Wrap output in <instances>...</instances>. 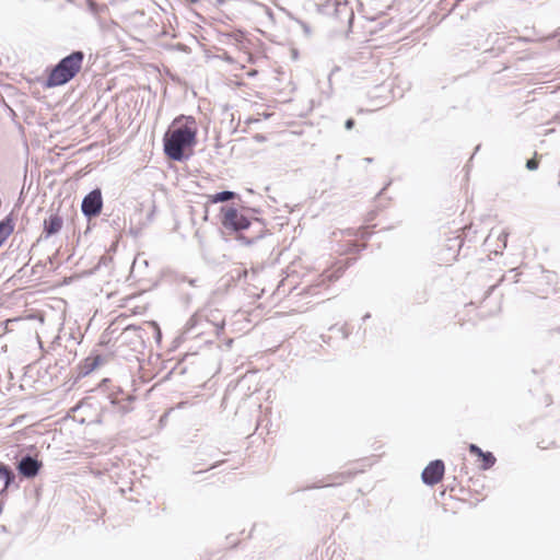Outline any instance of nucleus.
Segmentation results:
<instances>
[{
	"instance_id": "obj_15",
	"label": "nucleus",
	"mask_w": 560,
	"mask_h": 560,
	"mask_svg": "<svg viewBox=\"0 0 560 560\" xmlns=\"http://www.w3.org/2000/svg\"><path fill=\"white\" fill-rule=\"evenodd\" d=\"M91 357L93 366L97 368L106 362L105 357H103L102 354H92Z\"/></svg>"
},
{
	"instance_id": "obj_23",
	"label": "nucleus",
	"mask_w": 560,
	"mask_h": 560,
	"mask_svg": "<svg viewBox=\"0 0 560 560\" xmlns=\"http://www.w3.org/2000/svg\"><path fill=\"white\" fill-rule=\"evenodd\" d=\"M197 317H198L197 315H194V316L188 320L187 325L189 326V328H192V327L196 325V323H197Z\"/></svg>"
},
{
	"instance_id": "obj_31",
	"label": "nucleus",
	"mask_w": 560,
	"mask_h": 560,
	"mask_svg": "<svg viewBox=\"0 0 560 560\" xmlns=\"http://www.w3.org/2000/svg\"><path fill=\"white\" fill-rule=\"evenodd\" d=\"M195 281L196 280H194V279L189 280V284L195 285Z\"/></svg>"
},
{
	"instance_id": "obj_18",
	"label": "nucleus",
	"mask_w": 560,
	"mask_h": 560,
	"mask_svg": "<svg viewBox=\"0 0 560 560\" xmlns=\"http://www.w3.org/2000/svg\"><path fill=\"white\" fill-rule=\"evenodd\" d=\"M508 236H509V233L506 231H502L498 235V240L502 243V246H501L502 248L506 247Z\"/></svg>"
},
{
	"instance_id": "obj_3",
	"label": "nucleus",
	"mask_w": 560,
	"mask_h": 560,
	"mask_svg": "<svg viewBox=\"0 0 560 560\" xmlns=\"http://www.w3.org/2000/svg\"><path fill=\"white\" fill-rule=\"evenodd\" d=\"M222 211L223 218L221 223L226 230L240 232L250 229L254 224L234 207L222 208Z\"/></svg>"
},
{
	"instance_id": "obj_16",
	"label": "nucleus",
	"mask_w": 560,
	"mask_h": 560,
	"mask_svg": "<svg viewBox=\"0 0 560 560\" xmlns=\"http://www.w3.org/2000/svg\"><path fill=\"white\" fill-rule=\"evenodd\" d=\"M538 166H539V162L535 158L529 159L526 162V168L529 171H536L538 168Z\"/></svg>"
},
{
	"instance_id": "obj_5",
	"label": "nucleus",
	"mask_w": 560,
	"mask_h": 560,
	"mask_svg": "<svg viewBox=\"0 0 560 560\" xmlns=\"http://www.w3.org/2000/svg\"><path fill=\"white\" fill-rule=\"evenodd\" d=\"M445 466L443 460L434 459L423 469L421 479L427 486H434L439 483L444 476Z\"/></svg>"
},
{
	"instance_id": "obj_24",
	"label": "nucleus",
	"mask_w": 560,
	"mask_h": 560,
	"mask_svg": "<svg viewBox=\"0 0 560 560\" xmlns=\"http://www.w3.org/2000/svg\"><path fill=\"white\" fill-rule=\"evenodd\" d=\"M9 488H4V480L0 479V495L3 494Z\"/></svg>"
},
{
	"instance_id": "obj_17",
	"label": "nucleus",
	"mask_w": 560,
	"mask_h": 560,
	"mask_svg": "<svg viewBox=\"0 0 560 560\" xmlns=\"http://www.w3.org/2000/svg\"><path fill=\"white\" fill-rule=\"evenodd\" d=\"M468 450L471 454L477 455L478 457L483 453V451L476 444H469Z\"/></svg>"
},
{
	"instance_id": "obj_7",
	"label": "nucleus",
	"mask_w": 560,
	"mask_h": 560,
	"mask_svg": "<svg viewBox=\"0 0 560 560\" xmlns=\"http://www.w3.org/2000/svg\"><path fill=\"white\" fill-rule=\"evenodd\" d=\"M325 10L326 13L332 14L336 19L341 20L342 18H346L349 24H351L354 16L347 0H329L325 5Z\"/></svg>"
},
{
	"instance_id": "obj_2",
	"label": "nucleus",
	"mask_w": 560,
	"mask_h": 560,
	"mask_svg": "<svg viewBox=\"0 0 560 560\" xmlns=\"http://www.w3.org/2000/svg\"><path fill=\"white\" fill-rule=\"evenodd\" d=\"M84 57L85 55L82 50H74L70 55L61 58L51 69L46 81V86L55 88L70 82L80 72Z\"/></svg>"
},
{
	"instance_id": "obj_25",
	"label": "nucleus",
	"mask_w": 560,
	"mask_h": 560,
	"mask_svg": "<svg viewBox=\"0 0 560 560\" xmlns=\"http://www.w3.org/2000/svg\"><path fill=\"white\" fill-rule=\"evenodd\" d=\"M300 24L302 25L304 32L310 34L311 30H310L308 25L304 22H300Z\"/></svg>"
},
{
	"instance_id": "obj_29",
	"label": "nucleus",
	"mask_w": 560,
	"mask_h": 560,
	"mask_svg": "<svg viewBox=\"0 0 560 560\" xmlns=\"http://www.w3.org/2000/svg\"><path fill=\"white\" fill-rule=\"evenodd\" d=\"M218 4L221 5L224 3V0H217Z\"/></svg>"
},
{
	"instance_id": "obj_33",
	"label": "nucleus",
	"mask_w": 560,
	"mask_h": 560,
	"mask_svg": "<svg viewBox=\"0 0 560 560\" xmlns=\"http://www.w3.org/2000/svg\"><path fill=\"white\" fill-rule=\"evenodd\" d=\"M559 185H560V180H559Z\"/></svg>"
},
{
	"instance_id": "obj_28",
	"label": "nucleus",
	"mask_w": 560,
	"mask_h": 560,
	"mask_svg": "<svg viewBox=\"0 0 560 560\" xmlns=\"http://www.w3.org/2000/svg\"><path fill=\"white\" fill-rule=\"evenodd\" d=\"M364 161H366V163H371L372 159L371 158H365Z\"/></svg>"
},
{
	"instance_id": "obj_20",
	"label": "nucleus",
	"mask_w": 560,
	"mask_h": 560,
	"mask_svg": "<svg viewBox=\"0 0 560 560\" xmlns=\"http://www.w3.org/2000/svg\"><path fill=\"white\" fill-rule=\"evenodd\" d=\"M354 125H355L354 119L349 118V119H347V120H346V122H345V128H346L347 130H351V129L354 127Z\"/></svg>"
},
{
	"instance_id": "obj_9",
	"label": "nucleus",
	"mask_w": 560,
	"mask_h": 560,
	"mask_svg": "<svg viewBox=\"0 0 560 560\" xmlns=\"http://www.w3.org/2000/svg\"><path fill=\"white\" fill-rule=\"evenodd\" d=\"M14 231V221L12 214L7 215L0 221V246Z\"/></svg>"
},
{
	"instance_id": "obj_6",
	"label": "nucleus",
	"mask_w": 560,
	"mask_h": 560,
	"mask_svg": "<svg viewBox=\"0 0 560 560\" xmlns=\"http://www.w3.org/2000/svg\"><path fill=\"white\" fill-rule=\"evenodd\" d=\"M42 466L40 460L31 454H25L18 462L16 469L22 477L32 479L38 475Z\"/></svg>"
},
{
	"instance_id": "obj_8",
	"label": "nucleus",
	"mask_w": 560,
	"mask_h": 560,
	"mask_svg": "<svg viewBox=\"0 0 560 560\" xmlns=\"http://www.w3.org/2000/svg\"><path fill=\"white\" fill-rule=\"evenodd\" d=\"M62 225H63V220L59 214H57V213L50 214L44 221L43 236L45 238H48L51 235L59 233Z\"/></svg>"
},
{
	"instance_id": "obj_10",
	"label": "nucleus",
	"mask_w": 560,
	"mask_h": 560,
	"mask_svg": "<svg viewBox=\"0 0 560 560\" xmlns=\"http://www.w3.org/2000/svg\"><path fill=\"white\" fill-rule=\"evenodd\" d=\"M254 223H256V224L259 226V229H258L257 233H256L255 235H252V236L238 235V236H237V240H238L242 244H244V245H247V246H248V245L254 244L256 241H258V240L262 238L264 233H265V229L261 226V223H260V221H259L258 219H255V222H254Z\"/></svg>"
},
{
	"instance_id": "obj_14",
	"label": "nucleus",
	"mask_w": 560,
	"mask_h": 560,
	"mask_svg": "<svg viewBox=\"0 0 560 560\" xmlns=\"http://www.w3.org/2000/svg\"><path fill=\"white\" fill-rule=\"evenodd\" d=\"M482 464L481 469L488 470L495 464V457L491 452H483L480 456Z\"/></svg>"
},
{
	"instance_id": "obj_4",
	"label": "nucleus",
	"mask_w": 560,
	"mask_h": 560,
	"mask_svg": "<svg viewBox=\"0 0 560 560\" xmlns=\"http://www.w3.org/2000/svg\"><path fill=\"white\" fill-rule=\"evenodd\" d=\"M102 208L103 197L101 189L95 188L84 196L81 203V211L85 218L91 220L92 218L97 217L101 213Z\"/></svg>"
},
{
	"instance_id": "obj_19",
	"label": "nucleus",
	"mask_w": 560,
	"mask_h": 560,
	"mask_svg": "<svg viewBox=\"0 0 560 560\" xmlns=\"http://www.w3.org/2000/svg\"><path fill=\"white\" fill-rule=\"evenodd\" d=\"M94 369H96V366H93L92 365V357L90 355L89 358L85 359L84 361V370H85V373H90L92 372Z\"/></svg>"
},
{
	"instance_id": "obj_26",
	"label": "nucleus",
	"mask_w": 560,
	"mask_h": 560,
	"mask_svg": "<svg viewBox=\"0 0 560 560\" xmlns=\"http://www.w3.org/2000/svg\"><path fill=\"white\" fill-rule=\"evenodd\" d=\"M359 232H360V236H361L362 238H364V237H365V235H366V231H365V229H361Z\"/></svg>"
},
{
	"instance_id": "obj_1",
	"label": "nucleus",
	"mask_w": 560,
	"mask_h": 560,
	"mask_svg": "<svg viewBox=\"0 0 560 560\" xmlns=\"http://www.w3.org/2000/svg\"><path fill=\"white\" fill-rule=\"evenodd\" d=\"M175 128L168 129L163 138L165 155L176 162H184L190 158L185 150L196 143V119L192 116H178L174 119Z\"/></svg>"
},
{
	"instance_id": "obj_22",
	"label": "nucleus",
	"mask_w": 560,
	"mask_h": 560,
	"mask_svg": "<svg viewBox=\"0 0 560 560\" xmlns=\"http://www.w3.org/2000/svg\"><path fill=\"white\" fill-rule=\"evenodd\" d=\"M232 36L234 37V39H235V40L241 42V40H242V38H243V36H244V34H243V32L237 31V32H236V33H234Z\"/></svg>"
},
{
	"instance_id": "obj_32",
	"label": "nucleus",
	"mask_w": 560,
	"mask_h": 560,
	"mask_svg": "<svg viewBox=\"0 0 560 560\" xmlns=\"http://www.w3.org/2000/svg\"><path fill=\"white\" fill-rule=\"evenodd\" d=\"M370 317V314H365L363 317V320L368 319Z\"/></svg>"
},
{
	"instance_id": "obj_11",
	"label": "nucleus",
	"mask_w": 560,
	"mask_h": 560,
	"mask_svg": "<svg viewBox=\"0 0 560 560\" xmlns=\"http://www.w3.org/2000/svg\"><path fill=\"white\" fill-rule=\"evenodd\" d=\"M0 479L4 480V488H10L15 481L14 471L5 464L0 463Z\"/></svg>"
},
{
	"instance_id": "obj_12",
	"label": "nucleus",
	"mask_w": 560,
	"mask_h": 560,
	"mask_svg": "<svg viewBox=\"0 0 560 560\" xmlns=\"http://www.w3.org/2000/svg\"><path fill=\"white\" fill-rule=\"evenodd\" d=\"M142 329L135 326H129L125 329L122 336L126 340L132 339L133 337L139 340V345L143 346V337H142Z\"/></svg>"
},
{
	"instance_id": "obj_30",
	"label": "nucleus",
	"mask_w": 560,
	"mask_h": 560,
	"mask_svg": "<svg viewBox=\"0 0 560 560\" xmlns=\"http://www.w3.org/2000/svg\"><path fill=\"white\" fill-rule=\"evenodd\" d=\"M2 510H3V503L0 502V514L2 513Z\"/></svg>"
},
{
	"instance_id": "obj_13",
	"label": "nucleus",
	"mask_w": 560,
	"mask_h": 560,
	"mask_svg": "<svg viewBox=\"0 0 560 560\" xmlns=\"http://www.w3.org/2000/svg\"><path fill=\"white\" fill-rule=\"evenodd\" d=\"M235 196L236 194L234 191L223 190L210 196V199L212 202L218 203L229 201L233 199Z\"/></svg>"
},
{
	"instance_id": "obj_21",
	"label": "nucleus",
	"mask_w": 560,
	"mask_h": 560,
	"mask_svg": "<svg viewBox=\"0 0 560 560\" xmlns=\"http://www.w3.org/2000/svg\"><path fill=\"white\" fill-rule=\"evenodd\" d=\"M254 140L256 142H265L267 140L266 136L261 135V133H256L254 136Z\"/></svg>"
},
{
	"instance_id": "obj_27",
	"label": "nucleus",
	"mask_w": 560,
	"mask_h": 560,
	"mask_svg": "<svg viewBox=\"0 0 560 560\" xmlns=\"http://www.w3.org/2000/svg\"><path fill=\"white\" fill-rule=\"evenodd\" d=\"M338 70H339V67H336V68L331 71V73L329 74V79L331 78V74H332L335 71H338Z\"/></svg>"
}]
</instances>
